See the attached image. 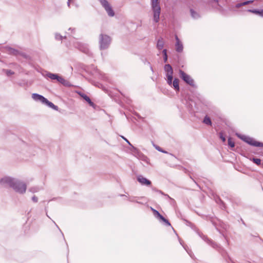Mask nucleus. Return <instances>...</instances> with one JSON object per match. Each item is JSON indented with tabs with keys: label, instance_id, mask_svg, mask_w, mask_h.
Instances as JSON below:
<instances>
[{
	"label": "nucleus",
	"instance_id": "f257e3e1",
	"mask_svg": "<svg viewBox=\"0 0 263 263\" xmlns=\"http://www.w3.org/2000/svg\"><path fill=\"white\" fill-rule=\"evenodd\" d=\"M0 183L8 184L15 192L21 194H24L27 190V185L25 183L11 177H5L1 178Z\"/></svg>",
	"mask_w": 263,
	"mask_h": 263
},
{
	"label": "nucleus",
	"instance_id": "f03ea898",
	"mask_svg": "<svg viewBox=\"0 0 263 263\" xmlns=\"http://www.w3.org/2000/svg\"><path fill=\"white\" fill-rule=\"evenodd\" d=\"M197 233L204 241L220 253L223 259L225 260L226 263H233L227 251L217 243L216 242L213 241L211 239L209 238L207 236L203 235L202 233H201L199 232H198Z\"/></svg>",
	"mask_w": 263,
	"mask_h": 263
},
{
	"label": "nucleus",
	"instance_id": "7ed1b4c3",
	"mask_svg": "<svg viewBox=\"0 0 263 263\" xmlns=\"http://www.w3.org/2000/svg\"><path fill=\"white\" fill-rule=\"evenodd\" d=\"M151 7L153 21L155 23H158L160 21L161 12L160 0H151Z\"/></svg>",
	"mask_w": 263,
	"mask_h": 263
},
{
	"label": "nucleus",
	"instance_id": "20e7f679",
	"mask_svg": "<svg viewBox=\"0 0 263 263\" xmlns=\"http://www.w3.org/2000/svg\"><path fill=\"white\" fill-rule=\"evenodd\" d=\"M45 77L51 79L52 81H55L63 85L65 87H73L72 85L68 81L65 79L59 73H52L49 71H46Z\"/></svg>",
	"mask_w": 263,
	"mask_h": 263
},
{
	"label": "nucleus",
	"instance_id": "39448f33",
	"mask_svg": "<svg viewBox=\"0 0 263 263\" xmlns=\"http://www.w3.org/2000/svg\"><path fill=\"white\" fill-rule=\"evenodd\" d=\"M235 135L239 139L251 146L263 147V142L257 141L252 137L238 133H236Z\"/></svg>",
	"mask_w": 263,
	"mask_h": 263
},
{
	"label": "nucleus",
	"instance_id": "423d86ee",
	"mask_svg": "<svg viewBox=\"0 0 263 263\" xmlns=\"http://www.w3.org/2000/svg\"><path fill=\"white\" fill-rule=\"evenodd\" d=\"M111 42L110 36L104 33H101L99 36V46L100 50L108 49Z\"/></svg>",
	"mask_w": 263,
	"mask_h": 263
},
{
	"label": "nucleus",
	"instance_id": "0eeeda50",
	"mask_svg": "<svg viewBox=\"0 0 263 263\" xmlns=\"http://www.w3.org/2000/svg\"><path fill=\"white\" fill-rule=\"evenodd\" d=\"M179 74L180 78L187 85L196 88L197 86L195 85V82L193 79L185 73L184 71L181 69L179 70Z\"/></svg>",
	"mask_w": 263,
	"mask_h": 263
},
{
	"label": "nucleus",
	"instance_id": "6e6552de",
	"mask_svg": "<svg viewBox=\"0 0 263 263\" xmlns=\"http://www.w3.org/2000/svg\"><path fill=\"white\" fill-rule=\"evenodd\" d=\"M74 46L78 50L87 54L88 56H92V53L91 52V51H90L88 48V45L87 44L80 42H77L74 43Z\"/></svg>",
	"mask_w": 263,
	"mask_h": 263
},
{
	"label": "nucleus",
	"instance_id": "1a4fd4ad",
	"mask_svg": "<svg viewBox=\"0 0 263 263\" xmlns=\"http://www.w3.org/2000/svg\"><path fill=\"white\" fill-rule=\"evenodd\" d=\"M193 95L196 97L200 102L204 106L209 108H215V107L212 105V103L204 98L197 91H191Z\"/></svg>",
	"mask_w": 263,
	"mask_h": 263
},
{
	"label": "nucleus",
	"instance_id": "9d476101",
	"mask_svg": "<svg viewBox=\"0 0 263 263\" xmlns=\"http://www.w3.org/2000/svg\"><path fill=\"white\" fill-rule=\"evenodd\" d=\"M105 9L108 16L113 17L115 15L114 10L107 0H98Z\"/></svg>",
	"mask_w": 263,
	"mask_h": 263
},
{
	"label": "nucleus",
	"instance_id": "9b49d317",
	"mask_svg": "<svg viewBox=\"0 0 263 263\" xmlns=\"http://www.w3.org/2000/svg\"><path fill=\"white\" fill-rule=\"evenodd\" d=\"M185 104L191 114H193L197 111L195 109L196 103L190 97L185 98Z\"/></svg>",
	"mask_w": 263,
	"mask_h": 263
},
{
	"label": "nucleus",
	"instance_id": "f8f14e48",
	"mask_svg": "<svg viewBox=\"0 0 263 263\" xmlns=\"http://www.w3.org/2000/svg\"><path fill=\"white\" fill-rule=\"evenodd\" d=\"M153 215L156 218L164 225L172 227L169 220L162 216L157 210L154 211Z\"/></svg>",
	"mask_w": 263,
	"mask_h": 263
},
{
	"label": "nucleus",
	"instance_id": "ddd939ff",
	"mask_svg": "<svg viewBox=\"0 0 263 263\" xmlns=\"http://www.w3.org/2000/svg\"><path fill=\"white\" fill-rule=\"evenodd\" d=\"M131 147V150L135 154V155L138 158L141 159L143 161H146L147 159L146 156L143 154L137 147L133 146L131 143L129 144Z\"/></svg>",
	"mask_w": 263,
	"mask_h": 263
},
{
	"label": "nucleus",
	"instance_id": "4468645a",
	"mask_svg": "<svg viewBox=\"0 0 263 263\" xmlns=\"http://www.w3.org/2000/svg\"><path fill=\"white\" fill-rule=\"evenodd\" d=\"M137 180L141 185L151 186L152 185V181L142 175H139L137 176Z\"/></svg>",
	"mask_w": 263,
	"mask_h": 263
},
{
	"label": "nucleus",
	"instance_id": "2eb2a0df",
	"mask_svg": "<svg viewBox=\"0 0 263 263\" xmlns=\"http://www.w3.org/2000/svg\"><path fill=\"white\" fill-rule=\"evenodd\" d=\"M5 52L9 54L17 55L21 54L20 52L17 49H14L9 46H5L3 47Z\"/></svg>",
	"mask_w": 263,
	"mask_h": 263
},
{
	"label": "nucleus",
	"instance_id": "dca6fc26",
	"mask_svg": "<svg viewBox=\"0 0 263 263\" xmlns=\"http://www.w3.org/2000/svg\"><path fill=\"white\" fill-rule=\"evenodd\" d=\"M31 97L35 101L37 102H40L43 104H44L46 99L43 95H40L37 93H33L31 95Z\"/></svg>",
	"mask_w": 263,
	"mask_h": 263
},
{
	"label": "nucleus",
	"instance_id": "f3484780",
	"mask_svg": "<svg viewBox=\"0 0 263 263\" xmlns=\"http://www.w3.org/2000/svg\"><path fill=\"white\" fill-rule=\"evenodd\" d=\"M176 39V43H175V49L177 52H181L183 49V46L181 42L180 41L179 39L177 36V35H175Z\"/></svg>",
	"mask_w": 263,
	"mask_h": 263
},
{
	"label": "nucleus",
	"instance_id": "a211bd4d",
	"mask_svg": "<svg viewBox=\"0 0 263 263\" xmlns=\"http://www.w3.org/2000/svg\"><path fill=\"white\" fill-rule=\"evenodd\" d=\"M213 198L215 201L218 204L220 205L221 208H226V204L223 200L220 198V197L215 194H213Z\"/></svg>",
	"mask_w": 263,
	"mask_h": 263
},
{
	"label": "nucleus",
	"instance_id": "6ab92c4d",
	"mask_svg": "<svg viewBox=\"0 0 263 263\" xmlns=\"http://www.w3.org/2000/svg\"><path fill=\"white\" fill-rule=\"evenodd\" d=\"M248 12H251L263 17V9H248Z\"/></svg>",
	"mask_w": 263,
	"mask_h": 263
},
{
	"label": "nucleus",
	"instance_id": "aec40b11",
	"mask_svg": "<svg viewBox=\"0 0 263 263\" xmlns=\"http://www.w3.org/2000/svg\"><path fill=\"white\" fill-rule=\"evenodd\" d=\"M164 70L166 72L165 77L168 76H173V69L170 64H165L164 67Z\"/></svg>",
	"mask_w": 263,
	"mask_h": 263
},
{
	"label": "nucleus",
	"instance_id": "412c9836",
	"mask_svg": "<svg viewBox=\"0 0 263 263\" xmlns=\"http://www.w3.org/2000/svg\"><path fill=\"white\" fill-rule=\"evenodd\" d=\"M191 16L194 20H198L201 17V15L197 11L194 10L193 8L190 9Z\"/></svg>",
	"mask_w": 263,
	"mask_h": 263
},
{
	"label": "nucleus",
	"instance_id": "4be33fe9",
	"mask_svg": "<svg viewBox=\"0 0 263 263\" xmlns=\"http://www.w3.org/2000/svg\"><path fill=\"white\" fill-rule=\"evenodd\" d=\"M254 2V0H245L242 2H240L237 3L235 5V8H240L242 7V6H245L246 5L252 4Z\"/></svg>",
	"mask_w": 263,
	"mask_h": 263
},
{
	"label": "nucleus",
	"instance_id": "5701e85b",
	"mask_svg": "<svg viewBox=\"0 0 263 263\" xmlns=\"http://www.w3.org/2000/svg\"><path fill=\"white\" fill-rule=\"evenodd\" d=\"M43 104L54 110H58L59 109V107L58 106L54 105L52 102L49 101L47 98L46 99L45 101Z\"/></svg>",
	"mask_w": 263,
	"mask_h": 263
},
{
	"label": "nucleus",
	"instance_id": "b1692460",
	"mask_svg": "<svg viewBox=\"0 0 263 263\" xmlns=\"http://www.w3.org/2000/svg\"><path fill=\"white\" fill-rule=\"evenodd\" d=\"M164 45V42L162 37H159L157 41L156 48L158 50H161L163 49Z\"/></svg>",
	"mask_w": 263,
	"mask_h": 263
},
{
	"label": "nucleus",
	"instance_id": "393cba45",
	"mask_svg": "<svg viewBox=\"0 0 263 263\" xmlns=\"http://www.w3.org/2000/svg\"><path fill=\"white\" fill-rule=\"evenodd\" d=\"M179 80L178 78H175L173 80L172 87L176 91H179L180 87H179Z\"/></svg>",
	"mask_w": 263,
	"mask_h": 263
},
{
	"label": "nucleus",
	"instance_id": "a878e982",
	"mask_svg": "<svg viewBox=\"0 0 263 263\" xmlns=\"http://www.w3.org/2000/svg\"><path fill=\"white\" fill-rule=\"evenodd\" d=\"M228 146L232 151H235V144L231 137L228 138Z\"/></svg>",
	"mask_w": 263,
	"mask_h": 263
},
{
	"label": "nucleus",
	"instance_id": "bb28decb",
	"mask_svg": "<svg viewBox=\"0 0 263 263\" xmlns=\"http://www.w3.org/2000/svg\"><path fill=\"white\" fill-rule=\"evenodd\" d=\"M84 99L89 106L92 107L93 108H96L97 107V105L91 100L90 98L86 95L82 98Z\"/></svg>",
	"mask_w": 263,
	"mask_h": 263
},
{
	"label": "nucleus",
	"instance_id": "cd10ccee",
	"mask_svg": "<svg viewBox=\"0 0 263 263\" xmlns=\"http://www.w3.org/2000/svg\"><path fill=\"white\" fill-rule=\"evenodd\" d=\"M249 159L251 161L253 162L254 163H255L258 166H259L261 164V159L259 158L255 157H250Z\"/></svg>",
	"mask_w": 263,
	"mask_h": 263
},
{
	"label": "nucleus",
	"instance_id": "c85d7f7f",
	"mask_svg": "<svg viewBox=\"0 0 263 263\" xmlns=\"http://www.w3.org/2000/svg\"><path fill=\"white\" fill-rule=\"evenodd\" d=\"M202 122L206 125L211 126L212 125V120L208 115L204 116Z\"/></svg>",
	"mask_w": 263,
	"mask_h": 263
},
{
	"label": "nucleus",
	"instance_id": "c756f323",
	"mask_svg": "<svg viewBox=\"0 0 263 263\" xmlns=\"http://www.w3.org/2000/svg\"><path fill=\"white\" fill-rule=\"evenodd\" d=\"M231 10L233 11H236L239 12H247V10L246 8H244V6H242V7H240V8H235V5L232 6L231 7Z\"/></svg>",
	"mask_w": 263,
	"mask_h": 263
},
{
	"label": "nucleus",
	"instance_id": "7c9ffc66",
	"mask_svg": "<svg viewBox=\"0 0 263 263\" xmlns=\"http://www.w3.org/2000/svg\"><path fill=\"white\" fill-rule=\"evenodd\" d=\"M202 218L206 220H210L214 226L216 225V223L213 220V217L210 215H203Z\"/></svg>",
	"mask_w": 263,
	"mask_h": 263
},
{
	"label": "nucleus",
	"instance_id": "2f4dec72",
	"mask_svg": "<svg viewBox=\"0 0 263 263\" xmlns=\"http://www.w3.org/2000/svg\"><path fill=\"white\" fill-rule=\"evenodd\" d=\"M167 50L166 49H163L162 51V54L163 55V61L164 63H166L167 62L168 60V57H167Z\"/></svg>",
	"mask_w": 263,
	"mask_h": 263
},
{
	"label": "nucleus",
	"instance_id": "473e14b6",
	"mask_svg": "<svg viewBox=\"0 0 263 263\" xmlns=\"http://www.w3.org/2000/svg\"><path fill=\"white\" fill-rule=\"evenodd\" d=\"M153 145L154 147L155 148V149H157L158 151L161 152L162 153H164V154L167 153V152L166 151H165V150L162 149L161 147H160L158 145L155 144L154 142H153Z\"/></svg>",
	"mask_w": 263,
	"mask_h": 263
},
{
	"label": "nucleus",
	"instance_id": "72a5a7b5",
	"mask_svg": "<svg viewBox=\"0 0 263 263\" xmlns=\"http://www.w3.org/2000/svg\"><path fill=\"white\" fill-rule=\"evenodd\" d=\"M3 71L6 73V74L8 77L11 76L14 74V72L11 69H3Z\"/></svg>",
	"mask_w": 263,
	"mask_h": 263
},
{
	"label": "nucleus",
	"instance_id": "f704fd0d",
	"mask_svg": "<svg viewBox=\"0 0 263 263\" xmlns=\"http://www.w3.org/2000/svg\"><path fill=\"white\" fill-rule=\"evenodd\" d=\"M173 76H168L166 77L167 83L171 86H172L173 84Z\"/></svg>",
	"mask_w": 263,
	"mask_h": 263
},
{
	"label": "nucleus",
	"instance_id": "c9c22d12",
	"mask_svg": "<svg viewBox=\"0 0 263 263\" xmlns=\"http://www.w3.org/2000/svg\"><path fill=\"white\" fill-rule=\"evenodd\" d=\"M45 212H46V216H47L49 218H50V219L52 220V221L54 223V224L55 225V226L57 227V228L59 230V231H60L61 232V233H62V236H63V237L64 239H65L64 236V234H63V233H62V231L61 230V229L59 228V226L57 224V223L55 222V221H53V220H52V219H51V218L48 216V214H47V208H45ZM64 240H65V239H64Z\"/></svg>",
	"mask_w": 263,
	"mask_h": 263
},
{
	"label": "nucleus",
	"instance_id": "e433bc0d",
	"mask_svg": "<svg viewBox=\"0 0 263 263\" xmlns=\"http://www.w3.org/2000/svg\"><path fill=\"white\" fill-rule=\"evenodd\" d=\"M179 242H180V245H181L182 246V247L186 251L187 253L190 255L191 257H192V254H191L192 251H191V250H189V251L187 250V246L186 245H184L183 244V242L180 239H179Z\"/></svg>",
	"mask_w": 263,
	"mask_h": 263
},
{
	"label": "nucleus",
	"instance_id": "4c0bfd02",
	"mask_svg": "<svg viewBox=\"0 0 263 263\" xmlns=\"http://www.w3.org/2000/svg\"><path fill=\"white\" fill-rule=\"evenodd\" d=\"M219 137L223 142H226V138L222 132H221L219 133Z\"/></svg>",
	"mask_w": 263,
	"mask_h": 263
},
{
	"label": "nucleus",
	"instance_id": "58836bf2",
	"mask_svg": "<svg viewBox=\"0 0 263 263\" xmlns=\"http://www.w3.org/2000/svg\"><path fill=\"white\" fill-rule=\"evenodd\" d=\"M55 39L57 41H62L63 39V36L61 35L59 33H55Z\"/></svg>",
	"mask_w": 263,
	"mask_h": 263
},
{
	"label": "nucleus",
	"instance_id": "ea45409f",
	"mask_svg": "<svg viewBox=\"0 0 263 263\" xmlns=\"http://www.w3.org/2000/svg\"><path fill=\"white\" fill-rule=\"evenodd\" d=\"M184 220L186 222V224L191 227L192 229H194L195 228V226L194 223H193L192 222H190V221L189 220H187L186 219H184Z\"/></svg>",
	"mask_w": 263,
	"mask_h": 263
},
{
	"label": "nucleus",
	"instance_id": "a19ab883",
	"mask_svg": "<svg viewBox=\"0 0 263 263\" xmlns=\"http://www.w3.org/2000/svg\"><path fill=\"white\" fill-rule=\"evenodd\" d=\"M167 198L168 199L169 202L172 205L175 206L176 205V202L173 198H171L170 196H167Z\"/></svg>",
	"mask_w": 263,
	"mask_h": 263
},
{
	"label": "nucleus",
	"instance_id": "79ce46f5",
	"mask_svg": "<svg viewBox=\"0 0 263 263\" xmlns=\"http://www.w3.org/2000/svg\"><path fill=\"white\" fill-rule=\"evenodd\" d=\"M29 191L32 193H35L39 191V189L36 187H31Z\"/></svg>",
	"mask_w": 263,
	"mask_h": 263
},
{
	"label": "nucleus",
	"instance_id": "37998d69",
	"mask_svg": "<svg viewBox=\"0 0 263 263\" xmlns=\"http://www.w3.org/2000/svg\"><path fill=\"white\" fill-rule=\"evenodd\" d=\"M31 199H32V201L35 203H36L38 201V198L35 195H34L32 197Z\"/></svg>",
	"mask_w": 263,
	"mask_h": 263
},
{
	"label": "nucleus",
	"instance_id": "c03bdc74",
	"mask_svg": "<svg viewBox=\"0 0 263 263\" xmlns=\"http://www.w3.org/2000/svg\"><path fill=\"white\" fill-rule=\"evenodd\" d=\"M76 92L82 98H83L84 96H85L86 94L84 93L83 92L80 91H77Z\"/></svg>",
	"mask_w": 263,
	"mask_h": 263
},
{
	"label": "nucleus",
	"instance_id": "a18cd8bd",
	"mask_svg": "<svg viewBox=\"0 0 263 263\" xmlns=\"http://www.w3.org/2000/svg\"><path fill=\"white\" fill-rule=\"evenodd\" d=\"M76 92L82 98H83L84 96H85L86 94L84 93L83 92L80 91H77Z\"/></svg>",
	"mask_w": 263,
	"mask_h": 263
},
{
	"label": "nucleus",
	"instance_id": "49530a36",
	"mask_svg": "<svg viewBox=\"0 0 263 263\" xmlns=\"http://www.w3.org/2000/svg\"><path fill=\"white\" fill-rule=\"evenodd\" d=\"M136 198V197H130L128 199V200L130 202H136L137 200H135Z\"/></svg>",
	"mask_w": 263,
	"mask_h": 263
},
{
	"label": "nucleus",
	"instance_id": "de8ad7c7",
	"mask_svg": "<svg viewBox=\"0 0 263 263\" xmlns=\"http://www.w3.org/2000/svg\"><path fill=\"white\" fill-rule=\"evenodd\" d=\"M134 115L137 117L139 119H142V117L137 112H134Z\"/></svg>",
	"mask_w": 263,
	"mask_h": 263
},
{
	"label": "nucleus",
	"instance_id": "09e8293b",
	"mask_svg": "<svg viewBox=\"0 0 263 263\" xmlns=\"http://www.w3.org/2000/svg\"><path fill=\"white\" fill-rule=\"evenodd\" d=\"M159 193L161 194V195L166 197V198L167 197V196H169L168 195L164 193L163 192H162L161 190H160L159 191Z\"/></svg>",
	"mask_w": 263,
	"mask_h": 263
},
{
	"label": "nucleus",
	"instance_id": "8fccbe9b",
	"mask_svg": "<svg viewBox=\"0 0 263 263\" xmlns=\"http://www.w3.org/2000/svg\"><path fill=\"white\" fill-rule=\"evenodd\" d=\"M74 2V0H68L67 2V5L69 7H70V5L71 3H73Z\"/></svg>",
	"mask_w": 263,
	"mask_h": 263
},
{
	"label": "nucleus",
	"instance_id": "3c124183",
	"mask_svg": "<svg viewBox=\"0 0 263 263\" xmlns=\"http://www.w3.org/2000/svg\"><path fill=\"white\" fill-rule=\"evenodd\" d=\"M91 66L92 67V68L94 69L96 72L98 71V69L97 67H96L94 65H91Z\"/></svg>",
	"mask_w": 263,
	"mask_h": 263
},
{
	"label": "nucleus",
	"instance_id": "603ef678",
	"mask_svg": "<svg viewBox=\"0 0 263 263\" xmlns=\"http://www.w3.org/2000/svg\"><path fill=\"white\" fill-rule=\"evenodd\" d=\"M152 190H153V191L156 192H157V193H158V192H159V189H157V188H156V187H152Z\"/></svg>",
	"mask_w": 263,
	"mask_h": 263
},
{
	"label": "nucleus",
	"instance_id": "864d4df0",
	"mask_svg": "<svg viewBox=\"0 0 263 263\" xmlns=\"http://www.w3.org/2000/svg\"><path fill=\"white\" fill-rule=\"evenodd\" d=\"M121 137L128 144V145L130 143V142L124 136H121Z\"/></svg>",
	"mask_w": 263,
	"mask_h": 263
},
{
	"label": "nucleus",
	"instance_id": "5fc2aeb1",
	"mask_svg": "<svg viewBox=\"0 0 263 263\" xmlns=\"http://www.w3.org/2000/svg\"><path fill=\"white\" fill-rule=\"evenodd\" d=\"M68 30H71L73 33L75 32L76 29L74 28H69Z\"/></svg>",
	"mask_w": 263,
	"mask_h": 263
},
{
	"label": "nucleus",
	"instance_id": "6e6d98bb",
	"mask_svg": "<svg viewBox=\"0 0 263 263\" xmlns=\"http://www.w3.org/2000/svg\"><path fill=\"white\" fill-rule=\"evenodd\" d=\"M240 220H241V221L242 223L245 226L247 227V224H246V223H245V222L243 221V220L241 218H240Z\"/></svg>",
	"mask_w": 263,
	"mask_h": 263
},
{
	"label": "nucleus",
	"instance_id": "4d7b16f0",
	"mask_svg": "<svg viewBox=\"0 0 263 263\" xmlns=\"http://www.w3.org/2000/svg\"><path fill=\"white\" fill-rule=\"evenodd\" d=\"M151 211H152L153 213H154V211H156V210L154 209L152 207H151Z\"/></svg>",
	"mask_w": 263,
	"mask_h": 263
},
{
	"label": "nucleus",
	"instance_id": "13d9d810",
	"mask_svg": "<svg viewBox=\"0 0 263 263\" xmlns=\"http://www.w3.org/2000/svg\"><path fill=\"white\" fill-rule=\"evenodd\" d=\"M219 2V0H212V2H214V3H218Z\"/></svg>",
	"mask_w": 263,
	"mask_h": 263
},
{
	"label": "nucleus",
	"instance_id": "bf43d9fd",
	"mask_svg": "<svg viewBox=\"0 0 263 263\" xmlns=\"http://www.w3.org/2000/svg\"><path fill=\"white\" fill-rule=\"evenodd\" d=\"M136 203H139V204H142V202H140V201H136Z\"/></svg>",
	"mask_w": 263,
	"mask_h": 263
},
{
	"label": "nucleus",
	"instance_id": "052dcab7",
	"mask_svg": "<svg viewBox=\"0 0 263 263\" xmlns=\"http://www.w3.org/2000/svg\"><path fill=\"white\" fill-rule=\"evenodd\" d=\"M190 178H191L192 180H194V181L195 182V180L193 179L192 176L191 174L189 175Z\"/></svg>",
	"mask_w": 263,
	"mask_h": 263
},
{
	"label": "nucleus",
	"instance_id": "680f3d73",
	"mask_svg": "<svg viewBox=\"0 0 263 263\" xmlns=\"http://www.w3.org/2000/svg\"><path fill=\"white\" fill-rule=\"evenodd\" d=\"M125 196V195H123V194H121V195H120V196H121V197H122V196Z\"/></svg>",
	"mask_w": 263,
	"mask_h": 263
},
{
	"label": "nucleus",
	"instance_id": "e2e57ef3",
	"mask_svg": "<svg viewBox=\"0 0 263 263\" xmlns=\"http://www.w3.org/2000/svg\"><path fill=\"white\" fill-rule=\"evenodd\" d=\"M63 39H66V36H63Z\"/></svg>",
	"mask_w": 263,
	"mask_h": 263
},
{
	"label": "nucleus",
	"instance_id": "0e129e2a",
	"mask_svg": "<svg viewBox=\"0 0 263 263\" xmlns=\"http://www.w3.org/2000/svg\"><path fill=\"white\" fill-rule=\"evenodd\" d=\"M151 70H152L153 71V69L152 67H151Z\"/></svg>",
	"mask_w": 263,
	"mask_h": 263
},
{
	"label": "nucleus",
	"instance_id": "69168bd1",
	"mask_svg": "<svg viewBox=\"0 0 263 263\" xmlns=\"http://www.w3.org/2000/svg\"><path fill=\"white\" fill-rule=\"evenodd\" d=\"M185 173H186V171H187V170L186 169H185Z\"/></svg>",
	"mask_w": 263,
	"mask_h": 263
},
{
	"label": "nucleus",
	"instance_id": "338daca9",
	"mask_svg": "<svg viewBox=\"0 0 263 263\" xmlns=\"http://www.w3.org/2000/svg\"><path fill=\"white\" fill-rule=\"evenodd\" d=\"M185 173H186V171H187V170L186 169H185Z\"/></svg>",
	"mask_w": 263,
	"mask_h": 263
},
{
	"label": "nucleus",
	"instance_id": "774afa93",
	"mask_svg": "<svg viewBox=\"0 0 263 263\" xmlns=\"http://www.w3.org/2000/svg\"><path fill=\"white\" fill-rule=\"evenodd\" d=\"M185 173H186V171H187V170L186 169H185Z\"/></svg>",
	"mask_w": 263,
	"mask_h": 263
}]
</instances>
